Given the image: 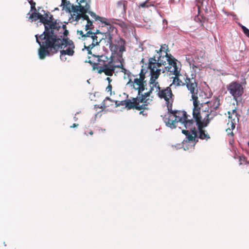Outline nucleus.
<instances>
[{
  "label": "nucleus",
  "instance_id": "obj_1",
  "mask_svg": "<svg viewBox=\"0 0 249 249\" xmlns=\"http://www.w3.org/2000/svg\"><path fill=\"white\" fill-rule=\"evenodd\" d=\"M188 89L192 94V98L193 101L194 108L193 111V118L189 119L186 113L183 119L178 121V124H180L183 125L185 129L182 130V133L184 134L189 141H193L196 138H199L202 140H208L210 138L209 135L203 130V128L207 126L210 121L207 123V120L203 119L202 121L200 115V109L198 107L199 101L197 100V93L196 79L193 78L187 77L185 83Z\"/></svg>",
  "mask_w": 249,
  "mask_h": 249
},
{
  "label": "nucleus",
  "instance_id": "obj_2",
  "mask_svg": "<svg viewBox=\"0 0 249 249\" xmlns=\"http://www.w3.org/2000/svg\"><path fill=\"white\" fill-rule=\"evenodd\" d=\"M66 32H59L55 34L52 36L51 38L49 40L50 46L47 47L42 46L44 45V41H40L38 38V35L35 36L36 41L40 47V49L38 50V55L40 59H43L46 55H49V51L53 53H56L59 49L63 50L60 51V59L62 61H65L66 58L65 57L66 55L72 56L74 54V45L73 42L68 38L67 35L69 33L68 31L65 28Z\"/></svg>",
  "mask_w": 249,
  "mask_h": 249
},
{
  "label": "nucleus",
  "instance_id": "obj_3",
  "mask_svg": "<svg viewBox=\"0 0 249 249\" xmlns=\"http://www.w3.org/2000/svg\"><path fill=\"white\" fill-rule=\"evenodd\" d=\"M32 12L31 14H28L30 15L29 18L31 20V21L39 19L40 21L44 24L45 27L43 33L39 36H38L39 40L40 39L44 41V45L42 46H50V44L49 42V40L52 39V36L59 32V33H62V32H66L65 30L66 25L63 24L61 22H57L56 20H54L53 16L49 12L42 15L37 13L36 11Z\"/></svg>",
  "mask_w": 249,
  "mask_h": 249
},
{
  "label": "nucleus",
  "instance_id": "obj_4",
  "mask_svg": "<svg viewBox=\"0 0 249 249\" xmlns=\"http://www.w3.org/2000/svg\"><path fill=\"white\" fill-rule=\"evenodd\" d=\"M91 0H62L61 6L63 10L68 13H72L69 20L72 22L78 21L81 18L86 20V30L92 27V21L90 20L86 14L90 8Z\"/></svg>",
  "mask_w": 249,
  "mask_h": 249
},
{
  "label": "nucleus",
  "instance_id": "obj_5",
  "mask_svg": "<svg viewBox=\"0 0 249 249\" xmlns=\"http://www.w3.org/2000/svg\"><path fill=\"white\" fill-rule=\"evenodd\" d=\"M170 86L166 88L159 89L155 88L158 96L161 99H163L168 109V113L163 118L166 125L172 129L178 126V122L183 119L185 114L184 111L173 110L172 105L174 101L173 94Z\"/></svg>",
  "mask_w": 249,
  "mask_h": 249
},
{
  "label": "nucleus",
  "instance_id": "obj_6",
  "mask_svg": "<svg viewBox=\"0 0 249 249\" xmlns=\"http://www.w3.org/2000/svg\"><path fill=\"white\" fill-rule=\"evenodd\" d=\"M98 46H96L94 50H92L93 53L91 54L94 57V61L93 62L89 60L88 62L92 65L93 70H98L99 73L104 72L106 75L112 76L116 68V65L112 63L111 59L112 56L108 57L106 54H96L95 51Z\"/></svg>",
  "mask_w": 249,
  "mask_h": 249
},
{
  "label": "nucleus",
  "instance_id": "obj_7",
  "mask_svg": "<svg viewBox=\"0 0 249 249\" xmlns=\"http://www.w3.org/2000/svg\"><path fill=\"white\" fill-rule=\"evenodd\" d=\"M93 28L94 26L92 25L91 29L86 30L89 31L85 34L82 30L77 31L78 34L84 37V48L87 49L89 54H91L93 53L92 50H94L96 46H99V43L104 38V34L99 30H97L95 32H91L90 30Z\"/></svg>",
  "mask_w": 249,
  "mask_h": 249
},
{
  "label": "nucleus",
  "instance_id": "obj_8",
  "mask_svg": "<svg viewBox=\"0 0 249 249\" xmlns=\"http://www.w3.org/2000/svg\"><path fill=\"white\" fill-rule=\"evenodd\" d=\"M196 85L197 83L196 82ZM197 100L199 101L198 106L200 104V101L198 98L200 97V93H202V92L200 90L198 91L197 86ZM202 108H200L199 106L198 107L200 109V115L201 118L202 117L203 114L204 113V120H207V122L208 121L212 120L214 117L217 115V113L216 110L218 108L220 105V100L217 97H214L211 101H207L204 103H202Z\"/></svg>",
  "mask_w": 249,
  "mask_h": 249
},
{
  "label": "nucleus",
  "instance_id": "obj_9",
  "mask_svg": "<svg viewBox=\"0 0 249 249\" xmlns=\"http://www.w3.org/2000/svg\"><path fill=\"white\" fill-rule=\"evenodd\" d=\"M105 39L107 44H109L110 50L112 53V55H117L119 57H121L122 53L125 51V41L124 39L117 37L115 40V44L112 41V35L110 33L107 32L105 35Z\"/></svg>",
  "mask_w": 249,
  "mask_h": 249
},
{
  "label": "nucleus",
  "instance_id": "obj_10",
  "mask_svg": "<svg viewBox=\"0 0 249 249\" xmlns=\"http://www.w3.org/2000/svg\"><path fill=\"white\" fill-rule=\"evenodd\" d=\"M133 77H134V79H129L126 85L138 91V95H140L145 90L147 85L145 80V72H144L143 69H142L138 75H133Z\"/></svg>",
  "mask_w": 249,
  "mask_h": 249
},
{
  "label": "nucleus",
  "instance_id": "obj_11",
  "mask_svg": "<svg viewBox=\"0 0 249 249\" xmlns=\"http://www.w3.org/2000/svg\"><path fill=\"white\" fill-rule=\"evenodd\" d=\"M153 58H155V65L160 67L161 65L165 66L167 64L168 66L165 67L166 70L169 71V69L177 66L176 59L172 56L169 55L168 52H163V53H157Z\"/></svg>",
  "mask_w": 249,
  "mask_h": 249
},
{
  "label": "nucleus",
  "instance_id": "obj_12",
  "mask_svg": "<svg viewBox=\"0 0 249 249\" xmlns=\"http://www.w3.org/2000/svg\"><path fill=\"white\" fill-rule=\"evenodd\" d=\"M155 65V58H150L149 59L148 68L150 69V79L149 82V86L152 87L157 88L159 89V84L157 81L160 74L161 69L158 68Z\"/></svg>",
  "mask_w": 249,
  "mask_h": 249
},
{
  "label": "nucleus",
  "instance_id": "obj_13",
  "mask_svg": "<svg viewBox=\"0 0 249 249\" xmlns=\"http://www.w3.org/2000/svg\"><path fill=\"white\" fill-rule=\"evenodd\" d=\"M242 84H246L245 79L241 82V84L237 81H233L227 86L228 91L233 97L234 99H236L242 95L244 92V88Z\"/></svg>",
  "mask_w": 249,
  "mask_h": 249
},
{
  "label": "nucleus",
  "instance_id": "obj_14",
  "mask_svg": "<svg viewBox=\"0 0 249 249\" xmlns=\"http://www.w3.org/2000/svg\"><path fill=\"white\" fill-rule=\"evenodd\" d=\"M115 102L117 107L125 106L128 109L135 108L138 110H141L146 108V107H143V105H140L137 97L133 98L132 101L130 100H124L121 101H115Z\"/></svg>",
  "mask_w": 249,
  "mask_h": 249
},
{
  "label": "nucleus",
  "instance_id": "obj_15",
  "mask_svg": "<svg viewBox=\"0 0 249 249\" xmlns=\"http://www.w3.org/2000/svg\"><path fill=\"white\" fill-rule=\"evenodd\" d=\"M150 86V89L147 92L142 94V92L141 93L140 95L137 96L138 99V101L139 103H143V104L142 105H143V107H145V106H147L148 104H149L150 102L152 101V99H150V96L152 91L154 90L155 87H152L151 86Z\"/></svg>",
  "mask_w": 249,
  "mask_h": 249
},
{
  "label": "nucleus",
  "instance_id": "obj_16",
  "mask_svg": "<svg viewBox=\"0 0 249 249\" xmlns=\"http://www.w3.org/2000/svg\"><path fill=\"white\" fill-rule=\"evenodd\" d=\"M169 72L172 74L175 75L173 83L170 84V87H172L174 85L176 84L177 86H180L184 85L183 83L179 79L180 75V69L178 66H175L173 68L169 69Z\"/></svg>",
  "mask_w": 249,
  "mask_h": 249
},
{
  "label": "nucleus",
  "instance_id": "obj_17",
  "mask_svg": "<svg viewBox=\"0 0 249 249\" xmlns=\"http://www.w3.org/2000/svg\"><path fill=\"white\" fill-rule=\"evenodd\" d=\"M90 8L88 10V12L87 13H88L92 19H94L96 21H99L102 23H104L105 25L107 26V29L109 28V29H111L112 31H116V29L113 27L110 24H109L107 20V19L106 18L99 17L95 14L94 12L89 11Z\"/></svg>",
  "mask_w": 249,
  "mask_h": 249
},
{
  "label": "nucleus",
  "instance_id": "obj_18",
  "mask_svg": "<svg viewBox=\"0 0 249 249\" xmlns=\"http://www.w3.org/2000/svg\"><path fill=\"white\" fill-rule=\"evenodd\" d=\"M127 2L124 0L118 1L116 3L115 12L120 17H123L126 13Z\"/></svg>",
  "mask_w": 249,
  "mask_h": 249
},
{
  "label": "nucleus",
  "instance_id": "obj_19",
  "mask_svg": "<svg viewBox=\"0 0 249 249\" xmlns=\"http://www.w3.org/2000/svg\"><path fill=\"white\" fill-rule=\"evenodd\" d=\"M116 68H121V71L124 73V79H127L128 81H129V79H132L133 75H134V74H132L129 70L124 68L122 63H121L120 65H116Z\"/></svg>",
  "mask_w": 249,
  "mask_h": 249
},
{
  "label": "nucleus",
  "instance_id": "obj_20",
  "mask_svg": "<svg viewBox=\"0 0 249 249\" xmlns=\"http://www.w3.org/2000/svg\"><path fill=\"white\" fill-rule=\"evenodd\" d=\"M194 56L195 58L201 62L205 57V52L203 50H196L194 53Z\"/></svg>",
  "mask_w": 249,
  "mask_h": 249
},
{
  "label": "nucleus",
  "instance_id": "obj_21",
  "mask_svg": "<svg viewBox=\"0 0 249 249\" xmlns=\"http://www.w3.org/2000/svg\"><path fill=\"white\" fill-rule=\"evenodd\" d=\"M150 0H146L144 2L140 3L139 6L142 8H148L149 6H154V2Z\"/></svg>",
  "mask_w": 249,
  "mask_h": 249
},
{
  "label": "nucleus",
  "instance_id": "obj_22",
  "mask_svg": "<svg viewBox=\"0 0 249 249\" xmlns=\"http://www.w3.org/2000/svg\"><path fill=\"white\" fill-rule=\"evenodd\" d=\"M168 49L167 46L165 44L162 45L160 46V50L157 52V53H163V52H167Z\"/></svg>",
  "mask_w": 249,
  "mask_h": 249
},
{
  "label": "nucleus",
  "instance_id": "obj_23",
  "mask_svg": "<svg viewBox=\"0 0 249 249\" xmlns=\"http://www.w3.org/2000/svg\"><path fill=\"white\" fill-rule=\"evenodd\" d=\"M29 2L31 5V10L30 11H36V2H34L33 0H28Z\"/></svg>",
  "mask_w": 249,
  "mask_h": 249
},
{
  "label": "nucleus",
  "instance_id": "obj_24",
  "mask_svg": "<svg viewBox=\"0 0 249 249\" xmlns=\"http://www.w3.org/2000/svg\"><path fill=\"white\" fill-rule=\"evenodd\" d=\"M240 26L241 27L244 33L249 37V29L242 25H240Z\"/></svg>",
  "mask_w": 249,
  "mask_h": 249
},
{
  "label": "nucleus",
  "instance_id": "obj_25",
  "mask_svg": "<svg viewBox=\"0 0 249 249\" xmlns=\"http://www.w3.org/2000/svg\"><path fill=\"white\" fill-rule=\"evenodd\" d=\"M226 132L228 135L231 136L232 137L233 136V133L232 131V130L230 128L226 129Z\"/></svg>",
  "mask_w": 249,
  "mask_h": 249
},
{
  "label": "nucleus",
  "instance_id": "obj_26",
  "mask_svg": "<svg viewBox=\"0 0 249 249\" xmlns=\"http://www.w3.org/2000/svg\"><path fill=\"white\" fill-rule=\"evenodd\" d=\"M112 89V86L111 84H108L107 87L106 88V91L107 92H111Z\"/></svg>",
  "mask_w": 249,
  "mask_h": 249
},
{
  "label": "nucleus",
  "instance_id": "obj_27",
  "mask_svg": "<svg viewBox=\"0 0 249 249\" xmlns=\"http://www.w3.org/2000/svg\"><path fill=\"white\" fill-rule=\"evenodd\" d=\"M231 130H233L235 128L234 124L232 121H231Z\"/></svg>",
  "mask_w": 249,
  "mask_h": 249
},
{
  "label": "nucleus",
  "instance_id": "obj_28",
  "mask_svg": "<svg viewBox=\"0 0 249 249\" xmlns=\"http://www.w3.org/2000/svg\"><path fill=\"white\" fill-rule=\"evenodd\" d=\"M106 80L108 81V84H110V82H111L112 79L109 77H107Z\"/></svg>",
  "mask_w": 249,
  "mask_h": 249
},
{
  "label": "nucleus",
  "instance_id": "obj_29",
  "mask_svg": "<svg viewBox=\"0 0 249 249\" xmlns=\"http://www.w3.org/2000/svg\"><path fill=\"white\" fill-rule=\"evenodd\" d=\"M107 100L111 101V99H110V98L109 97H106V99H105V100H104V102H105V103H104V106H105V104H106L105 102H106Z\"/></svg>",
  "mask_w": 249,
  "mask_h": 249
},
{
  "label": "nucleus",
  "instance_id": "obj_30",
  "mask_svg": "<svg viewBox=\"0 0 249 249\" xmlns=\"http://www.w3.org/2000/svg\"><path fill=\"white\" fill-rule=\"evenodd\" d=\"M78 125L77 124H73L72 126H71V127H77Z\"/></svg>",
  "mask_w": 249,
  "mask_h": 249
},
{
  "label": "nucleus",
  "instance_id": "obj_31",
  "mask_svg": "<svg viewBox=\"0 0 249 249\" xmlns=\"http://www.w3.org/2000/svg\"><path fill=\"white\" fill-rule=\"evenodd\" d=\"M163 23L164 24V25L166 24V25H167V21L166 20V19H163Z\"/></svg>",
  "mask_w": 249,
  "mask_h": 249
},
{
  "label": "nucleus",
  "instance_id": "obj_32",
  "mask_svg": "<svg viewBox=\"0 0 249 249\" xmlns=\"http://www.w3.org/2000/svg\"><path fill=\"white\" fill-rule=\"evenodd\" d=\"M192 67H193V69H194V68H196V65H195L194 64H193Z\"/></svg>",
  "mask_w": 249,
  "mask_h": 249
},
{
  "label": "nucleus",
  "instance_id": "obj_33",
  "mask_svg": "<svg viewBox=\"0 0 249 249\" xmlns=\"http://www.w3.org/2000/svg\"><path fill=\"white\" fill-rule=\"evenodd\" d=\"M74 119L75 121L77 120V119L76 118V117H74Z\"/></svg>",
  "mask_w": 249,
  "mask_h": 249
},
{
  "label": "nucleus",
  "instance_id": "obj_34",
  "mask_svg": "<svg viewBox=\"0 0 249 249\" xmlns=\"http://www.w3.org/2000/svg\"><path fill=\"white\" fill-rule=\"evenodd\" d=\"M89 134H90V135H92V134H93L92 131H90V132H89Z\"/></svg>",
  "mask_w": 249,
  "mask_h": 249
},
{
  "label": "nucleus",
  "instance_id": "obj_35",
  "mask_svg": "<svg viewBox=\"0 0 249 249\" xmlns=\"http://www.w3.org/2000/svg\"><path fill=\"white\" fill-rule=\"evenodd\" d=\"M54 10H58V8H55L54 9Z\"/></svg>",
  "mask_w": 249,
  "mask_h": 249
},
{
  "label": "nucleus",
  "instance_id": "obj_36",
  "mask_svg": "<svg viewBox=\"0 0 249 249\" xmlns=\"http://www.w3.org/2000/svg\"><path fill=\"white\" fill-rule=\"evenodd\" d=\"M201 5H203V2H201Z\"/></svg>",
  "mask_w": 249,
  "mask_h": 249
},
{
  "label": "nucleus",
  "instance_id": "obj_37",
  "mask_svg": "<svg viewBox=\"0 0 249 249\" xmlns=\"http://www.w3.org/2000/svg\"><path fill=\"white\" fill-rule=\"evenodd\" d=\"M236 17V15H233V18L235 17Z\"/></svg>",
  "mask_w": 249,
  "mask_h": 249
},
{
  "label": "nucleus",
  "instance_id": "obj_38",
  "mask_svg": "<svg viewBox=\"0 0 249 249\" xmlns=\"http://www.w3.org/2000/svg\"><path fill=\"white\" fill-rule=\"evenodd\" d=\"M248 145L249 146V141L248 142Z\"/></svg>",
  "mask_w": 249,
  "mask_h": 249
},
{
  "label": "nucleus",
  "instance_id": "obj_39",
  "mask_svg": "<svg viewBox=\"0 0 249 249\" xmlns=\"http://www.w3.org/2000/svg\"><path fill=\"white\" fill-rule=\"evenodd\" d=\"M241 158H240V161H241Z\"/></svg>",
  "mask_w": 249,
  "mask_h": 249
}]
</instances>
